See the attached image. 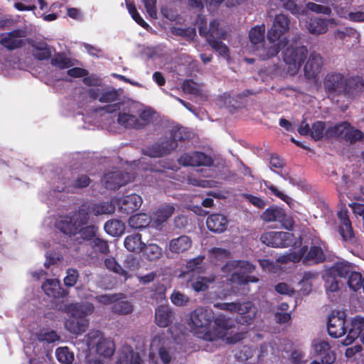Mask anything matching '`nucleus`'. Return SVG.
Masks as SVG:
<instances>
[{"instance_id": "obj_1", "label": "nucleus", "mask_w": 364, "mask_h": 364, "mask_svg": "<svg viewBox=\"0 0 364 364\" xmlns=\"http://www.w3.org/2000/svg\"><path fill=\"white\" fill-rule=\"evenodd\" d=\"M188 325L191 332L198 338L208 341H225L228 343H234L243 338L242 333H236L232 336L233 321L223 314L218 315L214 319V326L208 330L214 317L212 309L199 306L189 314Z\"/></svg>"}, {"instance_id": "obj_2", "label": "nucleus", "mask_w": 364, "mask_h": 364, "mask_svg": "<svg viewBox=\"0 0 364 364\" xmlns=\"http://www.w3.org/2000/svg\"><path fill=\"white\" fill-rule=\"evenodd\" d=\"M88 213L84 208L72 215L61 216L56 221L55 226L62 232L69 236L82 240L95 239L97 228L95 225L83 227L88 222Z\"/></svg>"}, {"instance_id": "obj_3", "label": "nucleus", "mask_w": 364, "mask_h": 364, "mask_svg": "<svg viewBox=\"0 0 364 364\" xmlns=\"http://www.w3.org/2000/svg\"><path fill=\"white\" fill-rule=\"evenodd\" d=\"M60 309L70 316L65 322V328L73 334L79 335L88 328L89 321L85 317L93 313L94 306L87 302L70 303L61 305Z\"/></svg>"}, {"instance_id": "obj_4", "label": "nucleus", "mask_w": 364, "mask_h": 364, "mask_svg": "<svg viewBox=\"0 0 364 364\" xmlns=\"http://www.w3.org/2000/svg\"><path fill=\"white\" fill-rule=\"evenodd\" d=\"M326 247L318 239H314L309 250L308 245H304L298 251L282 255L277 259V263H285L288 261L294 263L303 259L304 262L319 263L326 259Z\"/></svg>"}, {"instance_id": "obj_5", "label": "nucleus", "mask_w": 364, "mask_h": 364, "mask_svg": "<svg viewBox=\"0 0 364 364\" xmlns=\"http://www.w3.org/2000/svg\"><path fill=\"white\" fill-rule=\"evenodd\" d=\"M200 36L205 37L211 47L220 55L228 58L229 50L225 44L219 41L225 39L226 33L219 28V23L217 21L210 22L209 28L206 27V21L203 16L198 15L196 22Z\"/></svg>"}, {"instance_id": "obj_6", "label": "nucleus", "mask_w": 364, "mask_h": 364, "mask_svg": "<svg viewBox=\"0 0 364 364\" xmlns=\"http://www.w3.org/2000/svg\"><path fill=\"white\" fill-rule=\"evenodd\" d=\"M255 269V266L247 261H229L221 268L223 276L230 274L227 279L232 284H245L250 282H257L259 279L253 276L247 275Z\"/></svg>"}, {"instance_id": "obj_7", "label": "nucleus", "mask_w": 364, "mask_h": 364, "mask_svg": "<svg viewBox=\"0 0 364 364\" xmlns=\"http://www.w3.org/2000/svg\"><path fill=\"white\" fill-rule=\"evenodd\" d=\"M87 346L88 353H92L95 350L97 354L104 358H110L115 351L114 341L109 338H105L99 331H90L84 338Z\"/></svg>"}, {"instance_id": "obj_8", "label": "nucleus", "mask_w": 364, "mask_h": 364, "mask_svg": "<svg viewBox=\"0 0 364 364\" xmlns=\"http://www.w3.org/2000/svg\"><path fill=\"white\" fill-rule=\"evenodd\" d=\"M214 306L230 312H237L239 317L237 319L243 325H249L256 316L257 309L251 302L237 303H217Z\"/></svg>"}, {"instance_id": "obj_9", "label": "nucleus", "mask_w": 364, "mask_h": 364, "mask_svg": "<svg viewBox=\"0 0 364 364\" xmlns=\"http://www.w3.org/2000/svg\"><path fill=\"white\" fill-rule=\"evenodd\" d=\"M307 54V49L304 46H291L283 51V60L289 75H294L299 72Z\"/></svg>"}, {"instance_id": "obj_10", "label": "nucleus", "mask_w": 364, "mask_h": 364, "mask_svg": "<svg viewBox=\"0 0 364 364\" xmlns=\"http://www.w3.org/2000/svg\"><path fill=\"white\" fill-rule=\"evenodd\" d=\"M260 240L263 244L272 247H296L301 243L299 237L295 238L292 233L287 232H265Z\"/></svg>"}, {"instance_id": "obj_11", "label": "nucleus", "mask_w": 364, "mask_h": 364, "mask_svg": "<svg viewBox=\"0 0 364 364\" xmlns=\"http://www.w3.org/2000/svg\"><path fill=\"white\" fill-rule=\"evenodd\" d=\"M168 341L160 336H155L151 341L150 346L149 359L154 364H158L156 360V353L164 364H167L171 360V354L166 349Z\"/></svg>"}, {"instance_id": "obj_12", "label": "nucleus", "mask_w": 364, "mask_h": 364, "mask_svg": "<svg viewBox=\"0 0 364 364\" xmlns=\"http://www.w3.org/2000/svg\"><path fill=\"white\" fill-rule=\"evenodd\" d=\"M180 277L187 281V285L196 291L200 292L206 291L212 284L218 279V276H198L195 277L193 274L188 272H182Z\"/></svg>"}, {"instance_id": "obj_13", "label": "nucleus", "mask_w": 364, "mask_h": 364, "mask_svg": "<svg viewBox=\"0 0 364 364\" xmlns=\"http://www.w3.org/2000/svg\"><path fill=\"white\" fill-rule=\"evenodd\" d=\"M311 348L315 355L319 357L322 364H332L336 360V354L326 339L316 338L312 341Z\"/></svg>"}, {"instance_id": "obj_14", "label": "nucleus", "mask_w": 364, "mask_h": 364, "mask_svg": "<svg viewBox=\"0 0 364 364\" xmlns=\"http://www.w3.org/2000/svg\"><path fill=\"white\" fill-rule=\"evenodd\" d=\"M346 315L344 311H333L328 320V332L331 337L340 338L346 333Z\"/></svg>"}, {"instance_id": "obj_15", "label": "nucleus", "mask_w": 364, "mask_h": 364, "mask_svg": "<svg viewBox=\"0 0 364 364\" xmlns=\"http://www.w3.org/2000/svg\"><path fill=\"white\" fill-rule=\"evenodd\" d=\"M177 147V142L173 138L172 134H169L168 136L159 143L149 147L144 151V154L149 157H161L165 154H169Z\"/></svg>"}, {"instance_id": "obj_16", "label": "nucleus", "mask_w": 364, "mask_h": 364, "mask_svg": "<svg viewBox=\"0 0 364 364\" xmlns=\"http://www.w3.org/2000/svg\"><path fill=\"white\" fill-rule=\"evenodd\" d=\"M289 28V20L284 14L277 15L273 25L267 33V39L271 43L277 42L281 40L284 41L285 38H281L282 34L286 32Z\"/></svg>"}, {"instance_id": "obj_17", "label": "nucleus", "mask_w": 364, "mask_h": 364, "mask_svg": "<svg viewBox=\"0 0 364 364\" xmlns=\"http://www.w3.org/2000/svg\"><path fill=\"white\" fill-rule=\"evenodd\" d=\"M324 87L329 94H339L346 91V80L340 73L328 74L326 77Z\"/></svg>"}, {"instance_id": "obj_18", "label": "nucleus", "mask_w": 364, "mask_h": 364, "mask_svg": "<svg viewBox=\"0 0 364 364\" xmlns=\"http://www.w3.org/2000/svg\"><path fill=\"white\" fill-rule=\"evenodd\" d=\"M114 203L118 206L120 212L129 214L137 210L142 203L141 198L136 194H131L114 200Z\"/></svg>"}, {"instance_id": "obj_19", "label": "nucleus", "mask_w": 364, "mask_h": 364, "mask_svg": "<svg viewBox=\"0 0 364 364\" xmlns=\"http://www.w3.org/2000/svg\"><path fill=\"white\" fill-rule=\"evenodd\" d=\"M183 166H210L212 159L210 156L200 152H193L183 154L178 159Z\"/></svg>"}, {"instance_id": "obj_20", "label": "nucleus", "mask_w": 364, "mask_h": 364, "mask_svg": "<svg viewBox=\"0 0 364 364\" xmlns=\"http://www.w3.org/2000/svg\"><path fill=\"white\" fill-rule=\"evenodd\" d=\"M323 65L321 56L316 53H311L306 62L304 71L307 78H315L321 72Z\"/></svg>"}, {"instance_id": "obj_21", "label": "nucleus", "mask_w": 364, "mask_h": 364, "mask_svg": "<svg viewBox=\"0 0 364 364\" xmlns=\"http://www.w3.org/2000/svg\"><path fill=\"white\" fill-rule=\"evenodd\" d=\"M128 178L119 171H112L105 174L102 182L107 189L114 190L126 184L129 181Z\"/></svg>"}, {"instance_id": "obj_22", "label": "nucleus", "mask_w": 364, "mask_h": 364, "mask_svg": "<svg viewBox=\"0 0 364 364\" xmlns=\"http://www.w3.org/2000/svg\"><path fill=\"white\" fill-rule=\"evenodd\" d=\"M336 25L335 19H323L320 18H311L309 23L308 29L314 35L325 33L328 28Z\"/></svg>"}, {"instance_id": "obj_23", "label": "nucleus", "mask_w": 364, "mask_h": 364, "mask_svg": "<svg viewBox=\"0 0 364 364\" xmlns=\"http://www.w3.org/2000/svg\"><path fill=\"white\" fill-rule=\"evenodd\" d=\"M191 246V239L188 236L182 235L169 241L167 251L172 254L179 255L188 251Z\"/></svg>"}, {"instance_id": "obj_24", "label": "nucleus", "mask_w": 364, "mask_h": 364, "mask_svg": "<svg viewBox=\"0 0 364 364\" xmlns=\"http://www.w3.org/2000/svg\"><path fill=\"white\" fill-rule=\"evenodd\" d=\"M284 41L281 40L277 42L271 43L269 41V43L267 45L263 44L262 46L258 48L253 53L258 56L261 60H267L272 57L276 56L279 51L280 46L284 45Z\"/></svg>"}, {"instance_id": "obj_25", "label": "nucleus", "mask_w": 364, "mask_h": 364, "mask_svg": "<svg viewBox=\"0 0 364 364\" xmlns=\"http://www.w3.org/2000/svg\"><path fill=\"white\" fill-rule=\"evenodd\" d=\"M174 318V314L168 306H159L155 310V323L165 328L171 324Z\"/></svg>"}, {"instance_id": "obj_26", "label": "nucleus", "mask_w": 364, "mask_h": 364, "mask_svg": "<svg viewBox=\"0 0 364 364\" xmlns=\"http://www.w3.org/2000/svg\"><path fill=\"white\" fill-rule=\"evenodd\" d=\"M116 364H142V360L130 346H124L119 352Z\"/></svg>"}, {"instance_id": "obj_27", "label": "nucleus", "mask_w": 364, "mask_h": 364, "mask_svg": "<svg viewBox=\"0 0 364 364\" xmlns=\"http://www.w3.org/2000/svg\"><path fill=\"white\" fill-rule=\"evenodd\" d=\"M364 328V318L356 316L351 321V328L346 338L342 341L343 346H349L358 337Z\"/></svg>"}, {"instance_id": "obj_28", "label": "nucleus", "mask_w": 364, "mask_h": 364, "mask_svg": "<svg viewBox=\"0 0 364 364\" xmlns=\"http://www.w3.org/2000/svg\"><path fill=\"white\" fill-rule=\"evenodd\" d=\"M42 289L48 296L61 298L68 293L61 288L59 280L55 279H47L42 285Z\"/></svg>"}, {"instance_id": "obj_29", "label": "nucleus", "mask_w": 364, "mask_h": 364, "mask_svg": "<svg viewBox=\"0 0 364 364\" xmlns=\"http://www.w3.org/2000/svg\"><path fill=\"white\" fill-rule=\"evenodd\" d=\"M228 223L227 218L222 214H213L206 220L207 228L214 232H224Z\"/></svg>"}, {"instance_id": "obj_30", "label": "nucleus", "mask_w": 364, "mask_h": 364, "mask_svg": "<svg viewBox=\"0 0 364 364\" xmlns=\"http://www.w3.org/2000/svg\"><path fill=\"white\" fill-rule=\"evenodd\" d=\"M23 32L21 31H13L3 35L0 43L5 48L13 50L20 47L22 44Z\"/></svg>"}, {"instance_id": "obj_31", "label": "nucleus", "mask_w": 364, "mask_h": 364, "mask_svg": "<svg viewBox=\"0 0 364 364\" xmlns=\"http://www.w3.org/2000/svg\"><path fill=\"white\" fill-rule=\"evenodd\" d=\"M265 26L264 24L253 27L249 33L252 51L254 52L264 44Z\"/></svg>"}, {"instance_id": "obj_32", "label": "nucleus", "mask_w": 364, "mask_h": 364, "mask_svg": "<svg viewBox=\"0 0 364 364\" xmlns=\"http://www.w3.org/2000/svg\"><path fill=\"white\" fill-rule=\"evenodd\" d=\"M338 217L341 222L340 233L345 240H350L353 237V232L351 223L347 215L346 210H341L338 213Z\"/></svg>"}, {"instance_id": "obj_33", "label": "nucleus", "mask_w": 364, "mask_h": 364, "mask_svg": "<svg viewBox=\"0 0 364 364\" xmlns=\"http://www.w3.org/2000/svg\"><path fill=\"white\" fill-rule=\"evenodd\" d=\"M174 210L175 208L173 205L166 204L162 205L155 213L153 225H155L156 228L159 227L173 215Z\"/></svg>"}, {"instance_id": "obj_34", "label": "nucleus", "mask_w": 364, "mask_h": 364, "mask_svg": "<svg viewBox=\"0 0 364 364\" xmlns=\"http://www.w3.org/2000/svg\"><path fill=\"white\" fill-rule=\"evenodd\" d=\"M284 217V211L275 206L266 209L261 215V218L266 222H281L283 221Z\"/></svg>"}, {"instance_id": "obj_35", "label": "nucleus", "mask_w": 364, "mask_h": 364, "mask_svg": "<svg viewBox=\"0 0 364 364\" xmlns=\"http://www.w3.org/2000/svg\"><path fill=\"white\" fill-rule=\"evenodd\" d=\"M124 247L130 252H139L143 250L144 243L141 241L139 234H134L127 236L124 240Z\"/></svg>"}, {"instance_id": "obj_36", "label": "nucleus", "mask_w": 364, "mask_h": 364, "mask_svg": "<svg viewBox=\"0 0 364 364\" xmlns=\"http://www.w3.org/2000/svg\"><path fill=\"white\" fill-rule=\"evenodd\" d=\"M327 271L329 272L331 275H335L338 279L346 277L353 272L350 264L344 261L336 263L333 267L328 268Z\"/></svg>"}, {"instance_id": "obj_37", "label": "nucleus", "mask_w": 364, "mask_h": 364, "mask_svg": "<svg viewBox=\"0 0 364 364\" xmlns=\"http://www.w3.org/2000/svg\"><path fill=\"white\" fill-rule=\"evenodd\" d=\"M337 14L343 18L353 22H364V8L359 7L353 11H347L342 8H337Z\"/></svg>"}, {"instance_id": "obj_38", "label": "nucleus", "mask_w": 364, "mask_h": 364, "mask_svg": "<svg viewBox=\"0 0 364 364\" xmlns=\"http://www.w3.org/2000/svg\"><path fill=\"white\" fill-rule=\"evenodd\" d=\"M350 125L343 122L337 125L330 126L326 130V137H336L346 139L345 134L348 132Z\"/></svg>"}, {"instance_id": "obj_39", "label": "nucleus", "mask_w": 364, "mask_h": 364, "mask_svg": "<svg viewBox=\"0 0 364 364\" xmlns=\"http://www.w3.org/2000/svg\"><path fill=\"white\" fill-rule=\"evenodd\" d=\"M151 221L149 215L146 213H139L132 215L129 219V225L132 228L139 229L147 227Z\"/></svg>"}, {"instance_id": "obj_40", "label": "nucleus", "mask_w": 364, "mask_h": 364, "mask_svg": "<svg viewBox=\"0 0 364 364\" xmlns=\"http://www.w3.org/2000/svg\"><path fill=\"white\" fill-rule=\"evenodd\" d=\"M105 230L113 237L122 235L125 230L123 223L118 220H112L107 222L104 226Z\"/></svg>"}, {"instance_id": "obj_41", "label": "nucleus", "mask_w": 364, "mask_h": 364, "mask_svg": "<svg viewBox=\"0 0 364 364\" xmlns=\"http://www.w3.org/2000/svg\"><path fill=\"white\" fill-rule=\"evenodd\" d=\"M90 95L93 99H98L101 102H112L117 99V92L115 90H107L105 91L100 96L99 95V90L91 89Z\"/></svg>"}, {"instance_id": "obj_42", "label": "nucleus", "mask_w": 364, "mask_h": 364, "mask_svg": "<svg viewBox=\"0 0 364 364\" xmlns=\"http://www.w3.org/2000/svg\"><path fill=\"white\" fill-rule=\"evenodd\" d=\"M144 256L149 261H156L162 255V248L156 244H149L143 247Z\"/></svg>"}, {"instance_id": "obj_43", "label": "nucleus", "mask_w": 364, "mask_h": 364, "mask_svg": "<svg viewBox=\"0 0 364 364\" xmlns=\"http://www.w3.org/2000/svg\"><path fill=\"white\" fill-rule=\"evenodd\" d=\"M112 309L116 314L125 315L132 312L133 306L129 301L122 300L119 296L117 295V300L114 301Z\"/></svg>"}, {"instance_id": "obj_44", "label": "nucleus", "mask_w": 364, "mask_h": 364, "mask_svg": "<svg viewBox=\"0 0 364 364\" xmlns=\"http://www.w3.org/2000/svg\"><path fill=\"white\" fill-rule=\"evenodd\" d=\"M104 263L109 270L123 277L125 280L130 277L127 272L117 263L114 257H109L106 258Z\"/></svg>"}, {"instance_id": "obj_45", "label": "nucleus", "mask_w": 364, "mask_h": 364, "mask_svg": "<svg viewBox=\"0 0 364 364\" xmlns=\"http://www.w3.org/2000/svg\"><path fill=\"white\" fill-rule=\"evenodd\" d=\"M117 121L120 125L125 127L138 129L137 119L129 113L119 112Z\"/></svg>"}, {"instance_id": "obj_46", "label": "nucleus", "mask_w": 364, "mask_h": 364, "mask_svg": "<svg viewBox=\"0 0 364 364\" xmlns=\"http://www.w3.org/2000/svg\"><path fill=\"white\" fill-rule=\"evenodd\" d=\"M114 211V205L108 203H102L100 204H94L88 208L87 213H92L95 215L101 214L112 213Z\"/></svg>"}, {"instance_id": "obj_47", "label": "nucleus", "mask_w": 364, "mask_h": 364, "mask_svg": "<svg viewBox=\"0 0 364 364\" xmlns=\"http://www.w3.org/2000/svg\"><path fill=\"white\" fill-rule=\"evenodd\" d=\"M318 274L316 273L306 272L301 281V291L304 294H308L311 291L312 287L314 285L317 279Z\"/></svg>"}, {"instance_id": "obj_48", "label": "nucleus", "mask_w": 364, "mask_h": 364, "mask_svg": "<svg viewBox=\"0 0 364 364\" xmlns=\"http://www.w3.org/2000/svg\"><path fill=\"white\" fill-rule=\"evenodd\" d=\"M348 284L353 291H358L362 288L364 292V278L358 272H350L348 279Z\"/></svg>"}, {"instance_id": "obj_49", "label": "nucleus", "mask_w": 364, "mask_h": 364, "mask_svg": "<svg viewBox=\"0 0 364 364\" xmlns=\"http://www.w3.org/2000/svg\"><path fill=\"white\" fill-rule=\"evenodd\" d=\"M55 355L58 361L65 364H72L74 360V354L68 347L58 348Z\"/></svg>"}, {"instance_id": "obj_50", "label": "nucleus", "mask_w": 364, "mask_h": 364, "mask_svg": "<svg viewBox=\"0 0 364 364\" xmlns=\"http://www.w3.org/2000/svg\"><path fill=\"white\" fill-rule=\"evenodd\" d=\"M183 91L186 93H189L195 95H200L203 94V85L188 80L184 81L182 86Z\"/></svg>"}, {"instance_id": "obj_51", "label": "nucleus", "mask_w": 364, "mask_h": 364, "mask_svg": "<svg viewBox=\"0 0 364 364\" xmlns=\"http://www.w3.org/2000/svg\"><path fill=\"white\" fill-rule=\"evenodd\" d=\"M51 64L59 69H66L73 65L72 60L63 54L54 55L51 59Z\"/></svg>"}, {"instance_id": "obj_52", "label": "nucleus", "mask_w": 364, "mask_h": 364, "mask_svg": "<svg viewBox=\"0 0 364 364\" xmlns=\"http://www.w3.org/2000/svg\"><path fill=\"white\" fill-rule=\"evenodd\" d=\"M203 1L209 9L215 8L223 2V0H188V5L200 11L203 7Z\"/></svg>"}, {"instance_id": "obj_53", "label": "nucleus", "mask_w": 364, "mask_h": 364, "mask_svg": "<svg viewBox=\"0 0 364 364\" xmlns=\"http://www.w3.org/2000/svg\"><path fill=\"white\" fill-rule=\"evenodd\" d=\"M204 259L203 256H198L193 259L188 260L186 262V267L189 274H192V272H202L203 271V262Z\"/></svg>"}, {"instance_id": "obj_54", "label": "nucleus", "mask_w": 364, "mask_h": 364, "mask_svg": "<svg viewBox=\"0 0 364 364\" xmlns=\"http://www.w3.org/2000/svg\"><path fill=\"white\" fill-rule=\"evenodd\" d=\"M326 126L322 122L318 121L313 124L310 136L314 140H319L326 136Z\"/></svg>"}, {"instance_id": "obj_55", "label": "nucleus", "mask_w": 364, "mask_h": 364, "mask_svg": "<svg viewBox=\"0 0 364 364\" xmlns=\"http://www.w3.org/2000/svg\"><path fill=\"white\" fill-rule=\"evenodd\" d=\"M33 53L35 58L42 60L48 59L51 56L52 50L47 46L41 44L34 47Z\"/></svg>"}, {"instance_id": "obj_56", "label": "nucleus", "mask_w": 364, "mask_h": 364, "mask_svg": "<svg viewBox=\"0 0 364 364\" xmlns=\"http://www.w3.org/2000/svg\"><path fill=\"white\" fill-rule=\"evenodd\" d=\"M154 112L151 109H145L139 113V118L137 119L138 129L144 128L149 124L154 118Z\"/></svg>"}, {"instance_id": "obj_57", "label": "nucleus", "mask_w": 364, "mask_h": 364, "mask_svg": "<svg viewBox=\"0 0 364 364\" xmlns=\"http://www.w3.org/2000/svg\"><path fill=\"white\" fill-rule=\"evenodd\" d=\"M264 183L265 186L271 191L272 194L287 203L289 206H291L293 203V200L290 197L284 194L282 191L277 189V187L271 184L269 182L264 181Z\"/></svg>"}, {"instance_id": "obj_58", "label": "nucleus", "mask_w": 364, "mask_h": 364, "mask_svg": "<svg viewBox=\"0 0 364 364\" xmlns=\"http://www.w3.org/2000/svg\"><path fill=\"white\" fill-rule=\"evenodd\" d=\"M323 278L326 282V287L328 291L334 292L339 288V280L335 275H331L328 271H326Z\"/></svg>"}, {"instance_id": "obj_59", "label": "nucleus", "mask_w": 364, "mask_h": 364, "mask_svg": "<svg viewBox=\"0 0 364 364\" xmlns=\"http://www.w3.org/2000/svg\"><path fill=\"white\" fill-rule=\"evenodd\" d=\"M210 254L212 261L215 263L218 261H223L228 259L230 257V252L222 248H213L210 250Z\"/></svg>"}, {"instance_id": "obj_60", "label": "nucleus", "mask_w": 364, "mask_h": 364, "mask_svg": "<svg viewBox=\"0 0 364 364\" xmlns=\"http://www.w3.org/2000/svg\"><path fill=\"white\" fill-rule=\"evenodd\" d=\"M171 31L174 35L183 36L188 40H192L196 36L195 28H183L174 26L171 28Z\"/></svg>"}, {"instance_id": "obj_61", "label": "nucleus", "mask_w": 364, "mask_h": 364, "mask_svg": "<svg viewBox=\"0 0 364 364\" xmlns=\"http://www.w3.org/2000/svg\"><path fill=\"white\" fill-rule=\"evenodd\" d=\"M171 301L173 304L181 306L188 304L190 298L179 291H173L171 296Z\"/></svg>"}, {"instance_id": "obj_62", "label": "nucleus", "mask_w": 364, "mask_h": 364, "mask_svg": "<svg viewBox=\"0 0 364 364\" xmlns=\"http://www.w3.org/2000/svg\"><path fill=\"white\" fill-rule=\"evenodd\" d=\"M139 267V260L130 255L127 257L124 261V269L127 273L132 276L131 273L136 272Z\"/></svg>"}, {"instance_id": "obj_63", "label": "nucleus", "mask_w": 364, "mask_h": 364, "mask_svg": "<svg viewBox=\"0 0 364 364\" xmlns=\"http://www.w3.org/2000/svg\"><path fill=\"white\" fill-rule=\"evenodd\" d=\"M127 9L129 13L132 16V18L141 26L144 28H147L149 25L144 21V19L141 17L139 13L136 11V9L134 5L131 4H127Z\"/></svg>"}, {"instance_id": "obj_64", "label": "nucleus", "mask_w": 364, "mask_h": 364, "mask_svg": "<svg viewBox=\"0 0 364 364\" xmlns=\"http://www.w3.org/2000/svg\"><path fill=\"white\" fill-rule=\"evenodd\" d=\"M147 12V14L153 18L157 17V10L156 7V0H140Z\"/></svg>"}]
</instances>
